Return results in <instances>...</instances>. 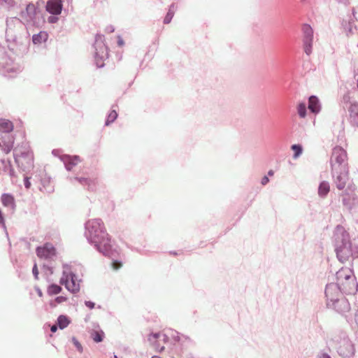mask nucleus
<instances>
[{
    "instance_id": "3",
    "label": "nucleus",
    "mask_w": 358,
    "mask_h": 358,
    "mask_svg": "<svg viewBox=\"0 0 358 358\" xmlns=\"http://www.w3.org/2000/svg\"><path fill=\"white\" fill-rule=\"evenodd\" d=\"M163 337L164 343H185L189 341V338L185 335L180 334L179 332L173 329H168L164 334H152L149 336L148 340L153 347L158 351L161 352L164 349V345H161L157 339Z\"/></svg>"
},
{
    "instance_id": "4",
    "label": "nucleus",
    "mask_w": 358,
    "mask_h": 358,
    "mask_svg": "<svg viewBox=\"0 0 358 358\" xmlns=\"http://www.w3.org/2000/svg\"><path fill=\"white\" fill-rule=\"evenodd\" d=\"M336 279L339 289L345 293L350 292L355 285L353 272L349 268H341L336 273Z\"/></svg>"
},
{
    "instance_id": "44",
    "label": "nucleus",
    "mask_w": 358,
    "mask_h": 358,
    "mask_svg": "<svg viewBox=\"0 0 358 358\" xmlns=\"http://www.w3.org/2000/svg\"><path fill=\"white\" fill-rule=\"evenodd\" d=\"M115 358H117V356H115Z\"/></svg>"
},
{
    "instance_id": "16",
    "label": "nucleus",
    "mask_w": 358,
    "mask_h": 358,
    "mask_svg": "<svg viewBox=\"0 0 358 358\" xmlns=\"http://www.w3.org/2000/svg\"><path fill=\"white\" fill-rule=\"evenodd\" d=\"M48 34L45 31H41L38 34H35L32 37V41L34 44H39L48 40Z\"/></svg>"
},
{
    "instance_id": "15",
    "label": "nucleus",
    "mask_w": 358,
    "mask_h": 358,
    "mask_svg": "<svg viewBox=\"0 0 358 358\" xmlns=\"http://www.w3.org/2000/svg\"><path fill=\"white\" fill-rule=\"evenodd\" d=\"M308 108L311 112L314 113H317L320 111V107L319 105V100L316 96H311L309 98Z\"/></svg>"
},
{
    "instance_id": "24",
    "label": "nucleus",
    "mask_w": 358,
    "mask_h": 358,
    "mask_svg": "<svg viewBox=\"0 0 358 358\" xmlns=\"http://www.w3.org/2000/svg\"><path fill=\"white\" fill-rule=\"evenodd\" d=\"M62 287L57 285L52 284L48 288V293L49 295H55L60 293Z\"/></svg>"
},
{
    "instance_id": "27",
    "label": "nucleus",
    "mask_w": 358,
    "mask_h": 358,
    "mask_svg": "<svg viewBox=\"0 0 358 358\" xmlns=\"http://www.w3.org/2000/svg\"><path fill=\"white\" fill-rule=\"evenodd\" d=\"M312 44L313 41L304 39V50L308 55H310L312 52Z\"/></svg>"
},
{
    "instance_id": "30",
    "label": "nucleus",
    "mask_w": 358,
    "mask_h": 358,
    "mask_svg": "<svg viewBox=\"0 0 358 358\" xmlns=\"http://www.w3.org/2000/svg\"><path fill=\"white\" fill-rule=\"evenodd\" d=\"M72 342L74 344V345L76 346V348H77V350L80 352H83V346L80 343V342L76 338H72Z\"/></svg>"
},
{
    "instance_id": "37",
    "label": "nucleus",
    "mask_w": 358,
    "mask_h": 358,
    "mask_svg": "<svg viewBox=\"0 0 358 358\" xmlns=\"http://www.w3.org/2000/svg\"><path fill=\"white\" fill-rule=\"evenodd\" d=\"M117 44L119 46H122L124 45V41H123L122 38L120 36L118 37Z\"/></svg>"
},
{
    "instance_id": "26",
    "label": "nucleus",
    "mask_w": 358,
    "mask_h": 358,
    "mask_svg": "<svg viewBox=\"0 0 358 358\" xmlns=\"http://www.w3.org/2000/svg\"><path fill=\"white\" fill-rule=\"evenodd\" d=\"M117 117V113L115 110L110 111L108 114L107 120L106 121V124L108 125L109 124L113 122Z\"/></svg>"
},
{
    "instance_id": "20",
    "label": "nucleus",
    "mask_w": 358,
    "mask_h": 358,
    "mask_svg": "<svg viewBox=\"0 0 358 358\" xmlns=\"http://www.w3.org/2000/svg\"><path fill=\"white\" fill-rule=\"evenodd\" d=\"M103 336H104V332L101 330H100V331L93 330L90 333V337L96 343L101 342L103 341Z\"/></svg>"
},
{
    "instance_id": "29",
    "label": "nucleus",
    "mask_w": 358,
    "mask_h": 358,
    "mask_svg": "<svg viewBox=\"0 0 358 358\" xmlns=\"http://www.w3.org/2000/svg\"><path fill=\"white\" fill-rule=\"evenodd\" d=\"M173 15H174L173 11L170 8L164 17V24H169L171 21V20L173 17Z\"/></svg>"
},
{
    "instance_id": "1",
    "label": "nucleus",
    "mask_w": 358,
    "mask_h": 358,
    "mask_svg": "<svg viewBox=\"0 0 358 358\" xmlns=\"http://www.w3.org/2000/svg\"><path fill=\"white\" fill-rule=\"evenodd\" d=\"M86 236L100 251L110 248V238L101 220L92 219L86 223Z\"/></svg>"
},
{
    "instance_id": "42",
    "label": "nucleus",
    "mask_w": 358,
    "mask_h": 358,
    "mask_svg": "<svg viewBox=\"0 0 358 358\" xmlns=\"http://www.w3.org/2000/svg\"><path fill=\"white\" fill-rule=\"evenodd\" d=\"M268 176H273L274 172H273V170H270V171L268 172Z\"/></svg>"
},
{
    "instance_id": "21",
    "label": "nucleus",
    "mask_w": 358,
    "mask_h": 358,
    "mask_svg": "<svg viewBox=\"0 0 358 358\" xmlns=\"http://www.w3.org/2000/svg\"><path fill=\"white\" fill-rule=\"evenodd\" d=\"M80 162V158L78 156H74L73 157H69L68 161L66 163V168L71 171L73 166L76 165Z\"/></svg>"
},
{
    "instance_id": "40",
    "label": "nucleus",
    "mask_w": 358,
    "mask_h": 358,
    "mask_svg": "<svg viewBox=\"0 0 358 358\" xmlns=\"http://www.w3.org/2000/svg\"><path fill=\"white\" fill-rule=\"evenodd\" d=\"M0 1H3L8 4H13V0H0Z\"/></svg>"
},
{
    "instance_id": "39",
    "label": "nucleus",
    "mask_w": 358,
    "mask_h": 358,
    "mask_svg": "<svg viewBox=\"0 0 358 358\" xmlns=\"http://www.w3.org/2000/svg\"><path fill=\"white\" fill-rule=\"evenodd\" d=\"M27 157L31 160L33 161V159H34V157H33V153L32 152H27Z\"/></svg>"
},
{
    "instance_id": "43",
    "label": "nucleus",
    "mask_w": 358,
    "mask_h": 358,
    "mask_svg": "<svg viewBox=\"0 0 358 358\" xmlns=\"http://www.w3.org/2000/svg\"><path fill=\"white\" fill-rule=\"evenodd\" d=\"M320 358H331V357L327 355H322Z\"/></svg>"
},
{
    "instance_id": "31",
    "label": "nucleus",
    "mask_w": 358,
    "mask_h": 358,
    "mask_svg": "<svg viewBox=\"0 0 358 358\" xmlns=\"http://www.w3.org/2000/svg\"><path fill=\"white\" fill-rule=\"evenodd\" d=\"M122 266V263L117 261H113L112 263V266L114 270H117L121 268Z\"/></svg>"
},
{
    "instance_id": "9",
    "label": "nucleus",
    "mask_w": 358,
    "mask_h": 358,
    "mask_svg": "<svg viewBox=\"0 0 358 358\" xmlns=\"http://www.w3.org/2000/svg\"><path fill=\"white\" fill-rule=\"evenodd\" d=\"M62 9V0H49L47 2L46 10L51 14L59 15Z\"/></svg>"
},
{
    "instance_id": "5",
    "label": "nucleus",
    "mask_w": 358,
    "mask_h": 358,
    "mask_svg": "<svg viewBox=\"0 0 358 358\" xmlns=\"http://www.w3.org/2000/svg\"><path fill=\"white\" fill-rule=\"evenodd\" d=\"M331 166L333 173H338L343 169H348L347 164V153L341 147H335L331 157Z\"/></svg>"
},
{
    "instance_id": "7",
    "label": "nucleus",
    "mask_w": 358,
    "mask_h": 358,
    "mask_svg": "<svg viewBox=\"0 0 358 358\" xmlns=\"http://www.w3.org/2000/svg\"><path fill=\"white\" fill-rule=\"evenodd\" d=\"M36 254L40 258L50 259L55 256L56 250L52 244L48 243L42 247H38Z\"/></svg>"
},
{
    "instance_id": "38",
    "label": "nucleus",
    "mask_w": 358,
    "mask_h": 358,
    "mask_svg": "<svg viewBox=\"0 0 358 358\" xmlns=\"http://www.w3.org/2000/svg\"><path fill=\"white\" fill-rule=\"evenodd\" d=\"M24 185H25L26 188H27V189L30 187L31 183L29 181L28 178L26 179Z\"/></svg>"
},
{
    "instance_id": "12",
    "label": "nucleus",
    "mask_w": 358,
    "mask_h": 358,
    "mask_svg": "<svg viewBox=\"0 0 358 358\" xmlns=\"http://www.w3.org/2000/svg\"><path fill=\"white\" fill-rule=\"evenodd\" d=\"M14 145V138L9 137L7 140L2 139L0 146L4 153L8 154L13 149Z\"/></svg>"
},
{
    "instance_id": "14",
    "label": "nucleus",
    "mask_w": 358,
    "mask_h": 358,
    "mask_svg": "<svg viewBox=\"0 0 358 358\" xmlns=\"http://www.w3.org/2000/svg\"><path fill=\"white\" fill-rule=\"evenodd\" d=\"M330 192V185L327 181H322L318 187V195L321 198H324Z\"/></svg>"
},
{
    "instance_id": "28",
    "label": "nucleus",
    "mask_w": 358,
    "mask_h": 358,
    "mask_svg": "<svg viewBox=\"0 0 358 358\" xmlns=\"http://www.w3.org/2000/svg\"><path fill=\"white\" fill-rule=\"evenodd\" d=\"M66 301V298L62 296H57L55 300L52 301L50 304L52 307H55L58 303H62Z\"/></svg>"
},
{
    "instance_id": "32",
    "label": "nucleus",
    "mask_w": 358,
    "mask_h": 358,
    "mask_svg": "<svg viewBox=\"0 0 358 358\" xmlns=\"http://www.w3.org/2000/svg\"><path fill=\"white\" fill-rule=\"evenodd\" d=\"M333 289V287L332 286H327L326 289H325V294H326V296L327 297H330V299L331 301L334 300V299H333L332 297H331V291Z\"/></svg>"
},
{
    "instance_id": "18",
    "label": "nucleus",
    "mask_w": 358,
    "mask_h": 358,
    "mask_svg": "<svg viewBox=\"0 0 358 358\" xmlns=\"http://www.w3.org/2000/svg\"><path fill=\"white\" fill-rule=\"evenodd\" d=\"M339 353L343 357H348L352 355V345L350 343H347L345 346H341L339 348Z\"/></svg>"
},
{
    "instance_id": "10",
    "label": "nucleus",
    "mask_w": 358,
    "mask_h": 358,
    "mask_svg": "<svg viewBox=\"0 0 358 358\" xmlns=\"http://www.w3.org/2000/svg\"><path fill=\"white\" fill-rule=\"evenodd\" d=\"M94 48L96 55L98 56L103 57L104 55L107 54V48L103 43V36L97 35L96 36Z\"/></svg>"
},
{
    "instance_id": "45",
    "label": "nucleus",
    "mask_w": 358,
    "mask_h": 358,
    "mask_svg": "<svg viewBox=\"0 0 358 358\" xmlns=\"http://www.w3.org/2000/svg\"><path fill=\"white\" fill-rule=\"evenodd\" d=\"M302 1H304L305 0H301Z\"/></svg>"
},
{
    "instance_id": "35",
    "label": "nucleus",
    "mask_w": 358,
    "mask_h": 358,
    "mask_svg": "<svg viewBox=\"0 0 358 358\" xmlns=\"http://www.w3.org/2000/svg\"><path fill=\"white\" fill-rule=\"evenodd\" d=\"M268 181H269L268 178L267 176H264L262 178L261 182L263 185H265L268 182Z\"/></svg>"
},
{
    "instance_id": "11",
    "label": "nucleus",
    "mask_w": 358,
    "mask_h": 358,
    "mask_svg": "<svg viewBox=\"0 0 358 358\" xmlns=\"http://www.w3.org/2000/svg\"><path fill=\"white\" fill-rule=\"evenodd\" d=\"M14 129L13 122L8 120L0 119V131L2 133H10Z\"/></svg>"
},
{
    "instance_id": "36",
    "label": "nucleus",
    "mask_w": 358,
    "mask_h": 358,
    "mask_svg": "<svg viewBox=\"0 0 358 358\" xmlns=\"http://www.w3.org/2000/svg\"><path fill=\"white\" fill-rule=\"evenodd\" d=\"M78 180H79V182H80L81 184H83V185H85V184H87V185H89V183H88V180H87V179H86V178H79V179H78Z\"/></svg>"
},
{
    "instance_id": "17",
    "label": "nucleus",
    "mask_w": 358,
    "mask_h": 358,
    "mask_svg": "<svg viewBox=\"0 0 358 358\" xmlns=\"http://www.w3.org/2000/svg\"><path fill=\"white\" fill-rule=\"evenodd\" d=\"M349 111L350 118L358 124V103L351 104Z\"/></svg>"
},
{
    "instance_id": "22",
    "label": "nucleus",
    "mask_w": 358,
    "mask_h": 358,
    "mask_svg": "<svg viewBox=\"0 0 358 358\" xmlns=\"http://www.w3.org/2000/svg\"><path fill=\"white\" fill-rule=\"evenodd\" d=\"M298 115L301 118H304L306 116V106L304 103H300L296 106Z\"/></svg>"
},
{
    "instance_id": "41",
    "label": "nucleus",
    "mask_w": 358,
    "mask_h": 358,
    "mask_svg": "<svg viewBox=\"0 0 358 358\" xmlns=\"http://www.w3.org/2000/svg\"><path fill=\"white\" fill-rule=\"evenodd\" d=\"M57 327L56 325H52L50 329L51 331L53 333L57 331Z\"/></svg>"
},
{
    "instance_id": "23",
    "label": "nucleus",
    "mask_w": 358,
    "mask_h": 358,
    "mask_svg": "<svg viewBox=\"0 0 358 358\" xmlns=\"http://www.w3.org/2000/svg\"><path fill=\"white\" fill-rule=\"evenodd\" d=\"M57 322H58V325H59V328L64 329L69 325L70 321L67 317L64 316V315H60L57 319Z\"/></svg>"
},
{
    "instance_id": "13",
    "label": "nucleus",
    "mask_w": 358,
    "mask_h": 358,
    "mask_svg": "<svg viewBox=\"0 0 358 358\" xmlns=\"http://www.w3.org/2000/svg\"><path fill=\"white\" fill-rule=\"evenodd\" d=\"M3 205L13 210L15 207V199L9 194H3L1 197Z\"/></svg>"
},
{
    "instance_id": "25",
    "label": "nucleus",
    "mask_w": 358,
    "mask_h": 358,
    "mask_svg": "<svg viewBox=\"0 0 358 358\" xmlns=\"http://www.w3.org/2000/svg\"><path fill=\"white\" fill-rule=\"evenodd\" d=\"M291 148L294 152V159H296L297 157H299L301 155V154L302 153L303 149H302L301 145H297V144L292 145Z\"/></svg>"
},
{
    "instance_id": "6",
    "label": "nucleus",
    "mask_w": 358,
    "mask_h": 358,
    "mask_svg": "<svg viewBox=\"0 0 358 358\" xmlns=\"http://www.w3.org/2000/svg\"><path fill=\"white\" fill-rule=\"evenodd\" d=\"M60 283L64 285L66 288L73 293H76L80 289L79 281L77 280L76 276L71 272L64 271Z\"/></svg>"
},
{
    "instance_id": "2",
    "label": "nucleus",
    "mask_w": 358,
    "mask_h": 358,
    "mask_svg": "<svg viewBox=\"0 0 358 358\" xmlns=\"http://www.w3.org/2000/svg\"><path fill=\"white\" fill-rule=\"evenodd\" d=\"M336 251L339 260L344 262L352 255L349 234L341 226L335 230Z\"/></svg>"
},
{
    "instance_id": "34",
    "label": "nucleus",
    "mask_w": 358,
    "mask_h": 358,
    "mask_svg": "<svg viewBox=\"0 0 358 358\" xmlns=\"http://www.w3.org/2000/svg\"><path fill=\"white\" fill-rule=\"evenodd\" d=\"M85 305L87 307H88L90 309H92L94 308V303L90 301H85Z\"/></svg>"
},
{
    "instance_id": "8",
    "label": "nucleus",
    "mask_w": 358,
    "mask_h": 358,
    "mask_svg": "<svg viewBox=\"0 0 358 358\" xmlns=\"http://www.w3.org/2000/svg\"><path fill=\"white\" fill-rule=\"evenodd\" d=\"M336 175L335 183L336 187L343 189L348 181V169H343L338 171V173H334Z\"/></svg>"
},
{
    "instance_id": "33",
    "label": "nucleus",
    "mask_w": 358,
    "mask_h": 358,
    "mask_svg": "<svg viewBox=\"0 0 358 358\" xmlns=\"http://www.w3.org/2000/svg\"><path fill=\"white\" fill-rule=\"evenodd\" d=\"M33 274L36 279L38 278V270L36 264H34L32 269Z\"/></svg>"
},
{
    "instance_id": "19",
    "label": "nucleus",
    "mask_w": 358,
    "mask_h": 358,
    "mask_svg": "<svg viewBox=\"0 0 358 358\" xmlns=\"http://www.w3.org/2000/svg\"><path fill=\"white\" fill-rule=\"evenodd\" d=\"M302 30L304 34V39H308L309 41L313 40V30L309 24H303Z\"/></svg>"
}]
</instances>
